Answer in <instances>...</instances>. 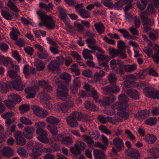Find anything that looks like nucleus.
Segmentation results:
<instances>
[{
    "instance_id": "58836bf2",
    "label": "nucleus",
    "mask_w": 159,
    "mask_h": 159,
    "mask_svg": "<svg viewBox=\"0 0 159 159\" xmlns=\"http://www.w3.org/2000/svg\"><path fill=\"white\" fill-rule=\"evenodd\" d=\"M157 119L155 117H151L148 118L144 121V123L148 125L152 126L157 123Z\"/></svg>"
},
{
    "instance_id": "72a5a7b5",
    "label": "nucleus",
    "mask_w": 159,
    "mask_h": 159,
    "mask_svg": "<svg viewBox=\"0 0 159 159\" xmlns=\"http://www.w3.org/2000/svg\"><path fill=\"white\" fill-rule=\"evenodd\" d=\"M94 26L100 34H102L105 31L104 27L101 22L95 23L94 24Z\"/></svg>"
},
{
    "instance_id": "393cba45",
    "label": "nucleus",
    "mask_w": 159,
    "mask_h": 159,
    "mask_svg": "<svg viewBox=\"0 0 159 159\" xmlns=\"http://www.w3.org/2000/svg\"><path fill=\"white\" fill-rule=\"evenodd\" d=\"M93 154L95 159H106L104 153L100 150H94L93 152Z\"/></svg>"
},
{
    "instance_id": "5fc2aeb1",
    "label": "nucleus",
    "mask_w": 159,
    "mask_h": 159,
    "mask_svg": "<svg viewBox=\"0 0 159 159\" xmlns=\"http://www.w3.org/2000/svg\"><path fill=\"white\" fill-rule=\"evenodd\" d=\"M117 31L118 32L123 34L124 38H129V37H130V38L132 39V36L126 30L121 29L118 30Z\"/></svg>"
},
{
    "instance_id": "a878e982",
    "label": "nucleus",
    "mask_w": 159,
    "mask_h": 159,
    "mask_svg": "<svg viewBox=\"0 0 159 159\" xmlns=\"http://www.w3.org/2000/svg\"><path fill=\"white\" fill-rule=\"evenodd\" d=\"M47 132L42 129L40 128V142L45 144H47L49 142V139L47 137Z\"/></svg>"
},
{
    "instance_id": "2f4dec72",
    "label": "nucleus",
    "mask_w": 159,
    "mask_h": 159,
    "mask_svg": "<svg viewBox=\"0 0 159 159\" xmlns=\"http://www.w3.org/2000/svg\"><path fill=\"white\" fill-rule=\"evenodd\" d=\"M60 77L62 80L66 84H68L70 81L71 77L68 73L64 72L60 75Z\"/></svg>"
},
{
    "instance_id": "f704fd0d",
    "label": "nucleus",
    "mask_w": 159,
    "mask_h": 159,
    "mask_svg": "<svg viewBox=\"0 0 159 159\" xmlns=\"http://www.w3.org/2000/svg\"><path fill=\"white\" fill-rule=\"evenodd\" d=\"M8 98L9 99L11 100H12L13 102L16 103H18L21 100V99L20 96L17 94L11 93L8 96Z\"/></svg>"
},
{
    "instance_id": "79ce46f5",
    "label": "nucleus",
    "mask_w": 159,
    "mask_h": 159,
    "mask_svg": "<svg viewBox=\"0 0 159 159\" xmlns=\"http://www.w3.org/2000/svg\"><path fill=\"white\" fill-rule=\"evenodd\" d=\"M35 60L34 62V65L36 67L37 71H40V53L38 52L34 56Z\"/></svg>"
},
{
    "instance_id": "c85d7f7f",
    "label": "nucleus",
    "mask_w": 159,
    "mask_h": 159,
    "mask_svg": "<svg viewBox=\"0 0 159 159\" xmlns=\"http://www.w3.org/2000/svg\"><path fill=\"white\" fill-rule=\"evenodd\" d=\"M20 34L19 30L14 28H11V31L10 33V36L13 40H16L18 38V36Z\"/></svg>"
},
{
    "instance_id": "a18cd8bd",
    "label": "nucleus",
    "mask_w": 159,
    "mask_h": 159,
    "mask_svg": "<svg viewBox=\"0 0 159 159\" xmlns=\"http://www.w3.org/2000/svg\"><path fill=\"white\" fill-rule=\"evenodd\" d=\"M133 0H125L123 1L124 3V5L126 4V5L123 8L125 12H126L129 9L132 7L133 5L132 4V2Z\"/></svg>"
},
{
    "instance_id": "4be33fe9",
    "label": "nucleus",
    "mask_w": 159,
    "mask_h": 159,
    "mask_svg": "<svg viewBox=\"0 0 159 159\" xmlns=\"http://www.w3.org/2000/svg\"><path fill=\"white\" fill-rule=\"evenodd\" d=\"M128 95L131 98L134 99H139V94L137 90L133 89H129L127 91Z\"/></svg>"
},
{
    "instance_id": "49530a36",
    "label": "nucleus",
    "mask_w": 159,
    "mask_h": 159,
    "mask_svg": "<svg viewBox=\"0 0 159 159\" xmlns=\"http://www.w3.org/2000/svg\"><path fill=\"white\" fill-rule=\"evenodd\" d=\"M4 103L7 108L11 109H13L16 104V103L10 99L5 101Z\"/></svg>"
},
{
    "instance_id": "c756f323",
    "label": "nucleus",
    "mask_w": 159,
    "mask_h": 159,
    "mask_svg": "<svg viewBox=\"0 0 159 159\" xmlns=\"http://www.w3.org/2000/svg\"><path fill=\"white\" fill-rule=\"evenodd\" d=\"M40 87L43 88L44 91L51 92L52 90V87L49 85L48 83L45 81L40 80Z\"/></svg>"
},
{
    "instance_id": "3c124183",
    "label": "nucleus",
    "mask_w": 159,
    "mask_h": 159,
    "mask_svg": "<svg viewBox=\"0 0 159 159\" xmlns=\"http://www.w3.org/2000/svg\"><path fill=\"white\" fill-rule=\"evenodd\" d=\"M49 54L47 51L40 45V59H46L47 58Z\"/></svg>"
},
{
    "instance_id": "9b49d317",
    "label": "nucleus",
    "mask_w": 159,
    "mask_h": 159,
    "mask_svg": "<svg viewBox=\"0 0 159 159\" xmlns=\"http://www.w3.org/2000/svg\"><path fill=\"white\" fill-rule=\"evenodd\" d=\"M108 49L109 50V54L112 58L117 56L120 57L122 59L126 58V54L122 51L116 49L111 47H110Z\"/></svg>"
},
{
    "instance_id": "ddd939ff",
    "label": "nucleus",
    "mask_w": 159,
    "mask_h": 159,
    "mask_svg": "<svg viewBox=\"0 0 159 159\" xmlns=\"http://www.w3.org/2000/svg\"><path fill=\"white\" fill-rule=\"evenodd\" d=\"M40 86V81H39L37 85H35L34 88L28 87L25 89V92L26 93L28 94L26 97L27 98H34L36 94V91L39 90Z\"/></svg>"
},
{
    "instance_id": "f3484780",
    "label": "nucleus",
    "mask_w": 159,
    "mask_h": 159,
    "mask_svg": "<svg viewBox=\"0 0 159 159\" xmlns=\"http://www.w3.org/2000/svg\"><path fill=\"white\" fill-rule=\"evenodd\" d=\"M141 19L143 21V24L144 27V31L148 33L150 30V26L151 25V21L143 15L141 16Z\"/></svg>"
},
{
    "instance_id": "6e6552de",
    "label": "nucleus",
    "mask_w": 159,
    "mask_h": 159,
    "mask_svg": "<svg viewBox=\"0 0 159 159\" xmlns=\"http://www.w3.org/2000/svg\"><path fill=\"white\" fill-rule=\"evenodd\" d=\"M112 142L114 147L112 148V151L114 154H116L125 148L123 142L120 138L116 137L113 139Z\"/></svg>"
},
{
    "instance_id": "9d476101",
    "label": "nucleus",
    "mask_w": 159,
    "mask_h": 159,
    "mask_svg": "<svg viewBox=\"0 0 159 159\" xmlns=\"http://www.w3.org/2000/svg\"><path fill=\"white\" fill-rule=\"evenodd\" d=\"M51 98L50 96L48 93L40 92V103L42 102V105L44 108L49 109L52 108V106L49 101Z\"/></svg>"
},
{
    "instance_id": "dca6fc26",
    "label": "nucleus",
    "mask_w": 159,
    "mask_h": 159,
    "mask_svg": "<svg viewBox=\"0 0 159 159\" xmlns=\"http://www.w3.org/2000/svg\"><path fill=\"white\" fill-rule=\"evenodd\" d=\"M14 135L16 139V143L17 144L20 146H23L25 144V139L23 137L21 132L16 131L14 134Z\"/></svg>"
},
{
    "instance_id": "4468645a",
    "label": "nucleus",
    "mask_w": 159,
    "mask_h": 159,
    "mask_svg": "<svg viewBox=\"0 0 159 159\" xmlns=\"http://www.w3.org/2000/svg\"><path fill=\"white\" fill-rule=\"evenodd\" d=\"M60 64L56 60L51 61L48 65V68L50 71L58 73L60 70Z\"/></svg>"
},
{
    "instance_id": "39448f33",
    "label": "nucleus",
    "mask_w": 159,
    "mask_h": 159,
    "mask_svg": "<svg viewBox=\"0 0 159 159\" xmlns=\"http://www.w3.org/2000/svg\"><path fill=\"white\" fill-rule=\"evenodd\" d=\"M40 27L43 25L48 30H52L55 27V21L52 17L49 15L43 13L40 11Z\"/></svg>"
},
{
    "instance_id": "bf43d9fd",
    "label": "nucleus",
    "mask_w": 159,
    "mask_h": 159,
    "mask_svg": "<svg viewBox=\"0 0 159 159\" xmlns=\"http://www.w3.org/2000/svg\"><path fill=\"white\" fill-rule=\"evenodd\" d=\"M110 66L112 69L114 71H117L118 68L117 66V61L115 59H113L111 61L110 63Z\"/></svg>"
},
{
    "instance_id": "aec40b11",
    "label": "nucleus",
    "mask_w": 159,
    "mask_h": 159,
    "mask_svg": "<svg viewBox=\"0 0 159 159\" xmlns=\"http://www.w3.org/2000/svg\"><path fill=\"white\" fill-rule=\"evenodd\" d=\"M104 90L107 93H116L119 92L120 89L115 84H113L106 87Z\"/></svg>"
},
{
    "instance_id": "1a4fd4ad",
    "label": "nucleus",
    "mask_w": 159,
    "mask_h": 159,
    "mask_svg": "<svg viewBox=\"0 0 159 159\" xmlns=\"http://www.w3.org/2000/svg\"><path fill=\"white\" fill-rule=\"evenodd\" d=\"M57 95L60 99L64 100L68 95V88L62 84L58 85L57 88Z\"/></svg>"
},
{
    "instance_id": "bb28decb",
    "label": "nucleus",
    "mask_w": 159,
    "mask_h": 159,
    "mask_svg": "<svg viewBox=\"0 0 159 159\" xmlns=\"http://www.w3.org/2000/svg\"><path fill=\"white\" fill-rule=\"evenodd\" d=\"M81 85L79 78L78 77H76L74 80V86L72 89V92L73 94H75L77 93L78 88Z\"/></svg>"
},
{
    "instance_id": "a211bd4d",
    "label": "nucleus",
    "mask_w": 159,
    "mask_h": 159,
    "mask_svg": "<svg viewBox=\"0 0 159 159\" xmlns=\"http://www.w3.org/2000/svg\"><path fill=\"white\" fill-rule=\"evenodd\" d=\"M34 131V129L33 127L27 126L24 128V132L23 134L26 138L31 139L33 137V133Z\"/></svg>"
},
{
    "instance_id": "f03ea898",
    "label": "nucleus",
    "mask_w": 159,
    "mask_h": 159,
    "mask_svg": "<svg viewBox=\"0 0 159 159\" xmlns=\"http://www.w3.org/2000/svg\"><path fill=\"white\" fill-rule=\"evenodd\" d=\"M88 116L86 114H82L80 112L73 111L71 115L66 118V121L68 124L71 127H76L78 126L77 120H81L85 118L88 119Z\"/></svg>"
},
{
    "instance_id": "f257e3e1",
    "label": "nucleus",
    "mask_w": 159,
    "mask_h": 159,
    "mask_svg": "<svg viewBox=\"0 0 159 159\" xmlns=\"http://www.w3.org/2000/svg\"><path fill=\"white\" fill-rule=\"evenodd\" d=\"M119 100L120 102H115L113 105V110L108 112V115L110 116L114 115L116 112L114 110L115 109L118 111H121L119 113V116L124 120L127 119L129 115L132 114V111L130 110L127 109L128 107V99L125 95L124 94H121L119 95Z\"/></svg>"
},
{
    "instance_id": "c9c22d12",
    "label": "nucleus",
    "mask_w": 159,
    "mask_h": 159,
    "mask_svg": "<svg viewBox=\"0 0 159 159\" xmlns=\"http://www.w3.org/2000/svg\"><path fill=\"white\" fill-rule=\"evenodd\" d=\"M144 140L148 144H152L156 141V138L153 134H148L145 137Z\"/></svg>"
},
{
    "instance_id": "7c9ffc66",
    "label": "nucleus",
    "mask_w": 159,
    "mask_h": 159,
    "mask_svg": "<svg viewBox=\"0 0 159 159\" xmlns=\"http://www.w3.org/2000/svg\"><path fill=\"white\" fill-rule=\"evenodd\" d=\"M46 121L51 124L53 125H57L60 123V120L53 116L48 117L46 119Z\"/></svg>"
},
{
    "instance_id": "c03bdc74",
    "label": "nucleus",
    "mask_w": 159,
    "mask_h": 159,
    "mask_svg": "<svg viewBox=\"0 0 159 159\" xmlns=\"http://www.w3.org/2000/svg\"><path fill=\"white\" fill-rule=\"evenodd\" d=\"M124 67L125 71L129 72L135 70L137 68V65L135 64H133L132 65H124Z\"/></svg>"
},
{
    "instance_id": "de8ad7c7",
    "label": "nucleus",
    "mask_w": 159,
    "mask_h": 159,
    "mask_svg": "<svg viewBox=\"0 0 159 159\" xmlns=\"http://www.w3.org/2000/svg\"><path fill=\"white\" fill-rule=\"evenodd\" d=\"M79 14L84 18H87L90 16V15L88 11L85 9H80L79 10Z\"/></svg>"
},
{
    "instance_id": "338daca9",
    "label": "nucleus",
    "mask_w": 159,
    "mask_h": 159,
    "mask_svg": "<svg viewBox=\"0 0 159 159\" xmlns=\"http://www.w3.org/2000/svg\"><path fill=\"white\" fill-rule=\"evenodd\" d=\"M125 0H120L114 5V7L117 10L120 9L124 5V3L123 2Z\"/></svg>"
},
{
    "instance_id": "6e6d98bb",
    "label": "nucleus",
    "mask_w": 159,
    "mask_h": 159,
    "mask_svg": "<svg viewBox=\"0 0 159 159\" xmlns=\"http://www.w3.org/2000/svg\"><path fill=\"white\" fill-rule=\"evenodd\" d=\"M15 114L12 111H9L6 113L2 114L1 116L4 119H10L12 117L14 116Z\"/></svg>"
},
{
    "instance_id": "864d4df0",
    "label": "nucleus",
    "mask_w": 159,
    "mask_h": 159,
    "mask_svg": "<svg viewBox=\"0 0 159 159\" xmlns=\"http://www.w3.org/2000/svg\"><path fill=\"white\" fill-rule=\"evenodd\" d=\"M31 107L34 114L35 116L40 117V107L34 105H31Z\"/></svg>"
},
{
    "instance_id": "0e129e2a",
    "label": "nucleus",
    "mask_w": 159,
    "mask_h": 159,
    "mask_svg": "<svg viewBox=\"0 0 159 159\" xmlns=\"http://www.w3.org/2000/svg\"><path fill=\"white\" fill-rule=\"evenodd\" d=\"M9 49V46L4 43H0V50L3 52H6Z\"/></svg>"
},
{
    "instance_id": "b1692460",
    "label": "nucleus",
    "mask_w": 159,
    "mask_h": 159,
    "mask_svg": "<svg viewBox=\"0 0 159 159\" xmlns=\"http://www.w3.org/2000/svg\"><path fill=\"white\" fill-rule=\"evenodd\" d=\"M128 154L131 157L130 159H139L140 157L139 151L134 148H131L129 150Z\"/></svg>"
},
{
    "instance_id": "ea45409f",
    "label": "nucleus",
    "mask_w": 159,
    "mask_h": 159,
    "mask_svg": "<svg viewBox=\"0 0 159 159\" xmlns=\"http://www.w3.org/2000/svg\"><path fill=\"white\" fill-rule=\"evenodd\" d=\"M53 7V5L51 3L46 4L42 2H40V8L44 9L47 11H49L52 10Z\"/></svg>"
},
{
    "instance_id": "774afa93",
    "label": "nucleus",
    "mask_w": 159,
    "mask_h": 159,
    "mask_svg": "<svg viewBox=\"0 0 159 159\" xmlns=\"http://www.w3.org/2000/svg\"><path fill=\"white\" fill-rule=\"evenodd\" d=\"M105 72L103 70H101L99 72H96L94 75V77L97 79L104 76Z\"/></svg>"
},
{
    "instance_id": "cd10ccee",
    "label": "nucleus",
    "mask_w": 159,
    "mask_h": 159,
    "mask_svg": "<svg viewBox=\"0 0 159 159\" xmlns=\"http://www.w3.org/2000/svg\"><path fill=\"white\" fill-rule=\"evenodd\" d=\"M149 153L151 157L154 158H159V148L153 147L149 150Z\"/></svg>"
},
{
    "instance_id": "423d86ee",
    "label": "nucleus",
    "mask_w": 159,
    "mask_h": 159,
    "mask_svg": "<svg viewBox=\"0 0 159 159\" xmlns=\"http://www.w3.org/2000/svg\"><path fill=\"white\" fill-rule=\"evenodd\" d=\"M92 96L94 100L96 102H99L102 106H105L110 105L116 99L115 96L113 95H110L108 97L103 98L102 100H98V95L97 92L93 90L91 92Z\"/></svg>"
},
{
    "instance_id": "603ef678",
    "label": "nucleus",
    "mask_w": 159,
    "mask_h": 159,
    "mask_svg": "<svg viewBox=\"0 0 159 159\" xmlns=\"http://www.w3.org/2000/svg\"><path fill=\"white\" fill-rule=\"evenodd\" d=\"M11 62V59L10 58L7 59L3 56H0V64L7 66Z\"/></svg>"
},
{
    "instance_id": "412c9836",
    "label": "nucleus",
    "mask_w": 159,
    "mask_h": 159,
    "mask_svg": "<svg viewBox=\"0 0 159 159\" xmlns=\"http://www.w3.org/2000/svg\"><path fill=\"white\" fill-rule=\"evenodd\" d=\"M2 153L3 156L6 157H11L14 155V150L9 147H4L2 151Z\"/></svg>"
},
{
    "instance_id": "4d7b16f0",
    "label": "nucleus",
    "mask_w": 159,
    "mask_h": 159,
    "mask_svg": "<svg viewBox=\"0 0 159 159\" xmlns=\"http://www.w3.org/2000/svg\"><path fill=\"white\" fill-rule=\"evenodd\" d=\"M17 152L18 154L22 157H26L28 155L26 150L21 147H20L18 149Z\"/></svg>"
},
{
    "instance_id": "680f3d73",
    "label": "nucleus",
    "mask_w": 159,
    "mask_h": 159,
    "mask_svg": "<svg viewBox=\"0 0 159 159\" xmlns=\"http://www.w3.org/2000/svg\"><path fill=\"white\" fill-rule=\"evenodd\" d=\"M40 149L39 148L38 146H36L33 150V152L30 155L31 157H37L39 155Z\"/></svg>"
},
{
    "instance_id": "7ed1b4c3",
    "label": "nucleus",
    "mask_w": 159,
    "mask_h": 159,
    "mask_svg": "<svg viewBox=\"0 0 159 159\" xmlns=\"http://www.w3.org/2000/svg\"><path fill=\"white\" fill-rule=\"evenodd\" d=\"M74 147H70V151L73 156L74 159H84L82 156L80 155L82 151H84L86 148L85 144L81 141H77L74 145Z\"/></svg>"
},
{
    "instance_id": "4c0bfd02",
    "label": "nucleus",
    "mask_w": 159,
    "mask_h": 159,
    "mask_svg": "<svg viewBox=\"0 0 159 159\" xmlns=\"http://www.w3.org/2000/svg\"><path fill=\"white\" fill-rule=\"evenodd\" d=\"M7 75L10 77V78H14L16 77H17V78L18 79V80H14L13 81V82H14L15 81H20V84H21V78L19 76H17V74L16 72L14 70H9L7 73Z\"/></svg>"
},
{
    "instance_id": "09e8293b",
    "label": "nucleus",
    "mask_w": 159,
    "mask_h": 159,
    "mask_svg": "<svg viewBox=\"0 0 159 159\" xmlns=\"http://www.w3.org/2000/svg\"><path fill=\"white\" fill-rule=\"evenodd\" d=\"M82 137L84 141L88 144L90 145L94 144V142L91 137L86 134H83L82 135Z\"/></svg>"
},
{
    "instance_id": "8fccbe9b",
    "label": "nucleus",
    "mask_w": 159,
    "mask_h": 159,
    "mask_svg": "<svg viewBox=\"0 0 159 159\" xmlns=\"http://www.w3.org/2000/svg\"><path fill=\"white\" fill-rule=\"evenodd\" d=\"M48 129L49 130L50 132L53 135V138L54 139V137L56 135H58L59 134H57V129L56 127L55 126L49 125L48 127Z\"/></svg>"
},
{
    "instance_id": "13d9d810",
    "label": "nucleus",
    "mask_w": 159,
    "mask_h": 159,
    "mask_svg": "<svg viewBox=\"0 0 159 159\" xmlns=\"http://www.w3.org/2000/svg\"><path fill=\"white\" fill-rule=\"evenodd\" d=\"M74 26L79 32H81L84 30V28L82 25L78 23V21H75L74 23Z\"/></svg>"
},
{
    "instance_id": "f8f14e48",
    "label": "nucleus",
    "mask_w": 159,
    "mask_h": 159,
    "mask_svg": "<svg viewBox=\"0 0 159 159\" xmlns=\"http://www.w3.org/2000/svg\"><path fill=\"white\" fill-rule=\"evenodd\" d=\"M54 138V140L55 141H60L62 143L66 146L71 145L73 143L71 138L68 136L64 137L63 134H59L58 135L55 136Z\"/></svg>"
},
{
    "instance_id": "a19ab883",
    "label": "nucleus",
    "mask_w": 159,
    "mask_h": 159,
    "mask_svg": "<svg viewBox=\"0 0 159 159\" xmlns=\"http://www.w3.org/2000/svg\"><path fill=\"white\" fill-rule=\"evenodd\" d=\"M7 6L11 10L15 12L18 13L20 11L16 6L11 1H8Z\"/></svg>"
},
{
    "instance_id": "2eb2a0df",
    "label": "nucleus",
    "mask_w": 159,
    "mask_h": 159,
    "mask_svg": "<svg viewBox=\"0 0 159 159\" xmlns=\"http://www.w3.org/2000/svg\"><path fill=\"white\" fill-rule=\"evenodd\" d=\"M150 113L146 110H143L139 111L134 115V117L138 120H143L146 119L149 116Z\"/></svg>"
},
{
    "instance_id": "5701e85b",
    "label": "nucleus",
    "mask_w": 159,
    "mask_h": 159,
    "mask_svg": "<svg viewBox=\"0 0 159 159\" xmlns=\"http://www.w3.org/2000/svg\"><path fill=\"white\" fill-rule=\"evenodd\" d=\"M84 106L86 109L91 111H96L98 110V108L95 105L89 101H85Z\"/></svg>"
},
{
    "instance_id": "e2e57ef3",
    "label": "nucleus",
    "mask_w": 159,
    "mask_h": 159,
    "mask_svg": "<svg viewBox=\"0 0 159 159\" xmlns=\"http://www.w3.org/2000/svg\"><path fill=\"white\" fill-rule=\"evenodd\" d=\"M12 54L13 57L18 62H20L21 59L19 55V53L16 50H14L12 51Z\"/></svg>"
},
{
    "instance_id": "6ab92c4d",
    "label": "nucleus",
    "mask_w": 159,
    "mask_h": 159,
    "mask_svg": "<svg viewBox=\"0 0 159 159\" xmlns=\"http://www.w3.org/2000/svg\"><path fill=\"white\" fill-rule=\"evenodd\" d=\"M55 108L57 109L58 111L61 112L66 113L67 111L69 108V105L64 102H57L55 105Z\"/></svg>"
},
{
    "instance_id": "0eeeda50",
    "label": "nucleus",
    "mask_w": 159,
    "mask_h": 159,
    "mask_svg": "<svg viewBox=\"0 0 159 159\" xmlns=\"http://www.w3.org/2000/svg\"><path fill=\"white\" fill-rule=\"evenodd\" d=\"M11 86L15 89L19 91L23 90L25 88L24 85L20 84V81H15L10 82L8 84H0V92L1 93H7Z\"/></svg>"
},
{
    "instance_id": "e433bc0d",
    "label": "nucleus",
    "mask_w": 159,
    "mask_h": 159,
    "mask_svg": "<svg viewBox=\"0 0 159 159\" xmlns=\"http://www.w3.org/2000/svg\"><path fill=\"white\" fill-rule=\"evenodd\" d=\"M111 60V58L108 56L105 57V59L104 61L99 62L100 66H102L105 67V70L107 71H108L109 70V67L108 64V62Z\"/></svg>"
},
{
    "instance_id": "69168bd1",
    "label": "nucleus",
    "mask_w": 159,
    "mask_h": 159,
    "mask_svg": "<svg viewBox=\"0 0 159 159\" xmlns=\"http://www.w3.org/2000/svg\"><path fill=\"white\" fill-rule=\"evenodd\" d=\"M20 120L22 123L26 125H31L32 124V122L30 120L25 117H21Z\"/></svg>"
},
{
    "instance_id": "37998d69",
    "label": "nucleus",
    "mask_w": 159,
    "mask_h": 159,
    "mask_svg": "<svg viewBox=\"0 0 159 159\" xmlns=\"http://www.w3.org/2000/svg\"><path fill=\"white\" fill-rule=\"evenodd\" d=\"M2 16L7 20H11L13 18V14H11L8 12L2 10L1 13Z\"/></svg>"
},
{
    "instance_id": "473e14b6",
    "label": "nucleus",
    "mask_w": 159,
    "mask_h": 159,
    "mask_svg": "<svg viewBox=\"0 0 159 159\" xmlns=\"http://www.w3.org/2000/svg\"><path fill=\"white\" fill-rule=\"evenodd\" d=\"M60 15L61 19L63 21L65 20L66 18L67 17L66 10L61 6H58L57 7Z\"/></svg>"
},
{
    "instance_id": "052dcab7",
    "label": "nucleus",
    "mask_w": 159,
    "mask_h": 159,
    "mask_svg": "<svg viewBox=\"0 0 159 159\" xmlns=\"http://www.w3.org/2000/svg\"><path fill=\"white\" fill-rule=\"evenodd\" d=\"M108 80L110 83V85L115 84L116 82V78L115 76L112 74H111L108 75Z\"/></svg>"
},
{
    "instance_id": "20e7f679",
    "label": "nucleus",
    "mask_w": 159,
    "mask_h": 159,
    "mask_svg": "<svg viewBox=\"0 0 159 159\" xmlns=\"http://www.w3.org/2000/svg\"><path fill=\"white\" fill-rule=\"evenodd\" d=\"M140 85L141 87H144L143 89V92L147 97L153 99H159V91L155 90L144 82H141Z\"/></svg>"
}]
</instances>
